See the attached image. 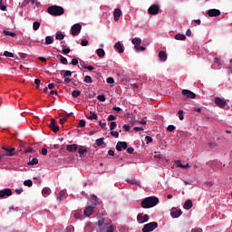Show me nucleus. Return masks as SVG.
I'll use <instances>...</instances> for the list:
<instances>
[{
    "instance_id": "obj_1",
    "label": "nucleus",
    "mask_w": 232,
    "mask_h": 232,
    "mask_svg": "<svg viewBox=\"0 0 232 232\" xmlns=\"http://www.w3.org/2000/svg\"><path fill=\"white\" fill-rule=\"evenodd\" d=\"M157 204H159V198L149 197V198H145L141 201V208H143V209H150V208H155Z\"/></svg>"
},
{
    "instance_id": "obj_2",
    "label": "nucleus",
    "mask_w": 232,
    "mask_h": 232,
    "mask_svg": "<svg viewBox=\"0 0 232 232\" xmlns=\"http://www.w3.org/2000/svg\"><path fill=\"white\" fill-rule=\"evenodd\" d=\"M47 12L50 15L59 16L64 14V8L60 5H51L48 7Z\"/></svg>"
},
{
    "instance_id": "obj_3",
    "label": "nucleus",
    "mask_w": 232,
    "mask_h": 232,
    "mask_svg": "<svg viewBox=\"0 0 232 232\" xmlns=\"http://www.w3.org/2000/svg\"><path fill=\"white\" fill-rule=\"evenodd\" d=\"M157 227H159V223L153 221L144 225L142 228V232H151V231H154V229H157Z\"/></svg>"
},
{
    "instance_id": "obj_4",
    "label": "nucleus",
    "mask_w": 232,
    "mask_h": 232,
    "mask_svg": "<svg viewBox=\"0 0 232 232\" xmlns=\"http://www.w3.org/2000/svg\"><path fill=\"white\" fill-rule=\"evenodd\" d=\"M148 12L150 15H157L160 12V6L159 5H152L149 7Z\"/></svg>"
},
{
    "instance_id": "obj_5",
    "label": "nucleus",
    "mask_w": 232,
    "mask_h": 232,
    "mask_svg": "<svg viewBox=\"0 0 232 232\" xmlns=\"http://www.w3.org/2000/svg\"><path fill=\"white\" fill-rule=\"evenodd\" d=\"M82 29V26L81 24H75L71 28V34L72 35H79L81 34V30Z\"/></svg>"
},
{
    "instance_id": "obj_6",
    "label": "nucleus",
    "mask_w": 232,
    "mask_h": 232,
    "mask_svg": "<svg viewBox=\"0 0 232 232\" xmlns=\"http://www.w3.org/2000/svg\"><path fill=\"white\" fill-rule=\"evenodd\" d=\"M215 104H217L218 106V108H226V106H227V102H226V100H224L220 97H216Z\"/></svg>"
},
{
    "instance_id": "obj_7",
    "label": "nucleus",
    "mask_w": 232,
    "mask_h": 232,
    "mask_svg": "<svg viewBox=\"0 0 232 232\" xmlns=\"http://www.w3.org/2000/svg\"><path fill=\"white\" fill-rule=\"evenodd\" d=\"M4 151H5V155L7 157H14L15 155V148H6L5 146L1 147Z\"/></svg>"
},
{
    "instance_id": "obj_8",
    "label": "nucleus",
    "mask_w": 232,
    "mask_h": 232,
    "mask_svg": "<svg viewBox=\"0 0 232 232\" xmlns=\"http://www.w3.org/2000/svg\"><path fill=\"white\" fill-rule=\"evenodd\" d=\"M181 215H182L181 209L173 208L170 211V216L172 217V218H179V217H180Z\"/></svg>"
},
{
    "instance_id": "obj_9",
    "label": "nucleus",
    "mask_w": 232,
    "mask_h": 232,
    "mask_svg": "<svg viewBox=\"0 0 232 232\" xmlns=\"http://www.w3.org/2000/svg\"><path fill=\"white\" fill-rule=\"evenodd\" d=\"M137 220L140 224H144V222L150 220V216H148V214H145L144 216H142V214H138Z\"/></svg>"
},
{
    "instance_id": "obj_10",
    "label": "nucleus",
    "mask_w": 232,
    "mask_h": 232,
    "mask_svg": "<svg viewBox=\"0 0 232 232\" xmlns=\"http://www.w3.org/2000/svg\"><path fill=\"white\" fill-rule=\"evenodd\" d=\"M117 151H122V150H128V143L126 141H118L116 145Z\"/></svg>"
},
{
    "instance_id": "obj_11",
    "label": "nucleus",
    "mask_w": 232,
    "mask_h": 232,
    "mask_svg": "<svg viewBox=\"0 0 232 232\" xmlns=\"http://www.w3.org/2000/svg\"><path fill=\"white\" fill-rule=\"evenodd\" d=\"M208 17H218V15H220V10L218 9H209L207 12Z\"/></svg>"
},
{
    "instance_id": "obj_12",
    "label": "nucleus",
    "mask_w": 232,
    "mask_h": 232,
    "mask_svg": "<svg viewBox=\"0 0 232 232\" xmlns=\"http://www.w3.org/2000/svg\"><path fill=\"white\" fill-rule=\"evenodd\" d=\"M5 197H12V190L10 188L0 190V198H5Z\"/></svg>"
},
{
    "instance_id": "obj_13",
    "label": "nucleus",
    "mask_w": 232,
    "mask_h": 232,
    "mask_svg": "<svg viewBox=\"0 0 232 232\" xmlns=\"http://www.w3.org/2000/svg\"><path fill=\"white\" fill-rule=\"evenodd\" d=\"M182 94L188 99H195L197 97V94L189 90H183Z\"/></svg>"
},
{
    "instance_id": "obj_14",
    "label": "nucleus",
    "mask_w": 232,
    "mask_h": 232,
    "mask_svg": "<svg viewBox=\"0 0 232 232\" xmlns=\"http://www.w3.org/2000/svg\"><path fill=\"white\" fill-rule=\"evenodd\" d=\"M50 128L54 133H57V131H59V126L57 125V121L53 118L51 119Z\"/></svg>"
},
{
    "instance_id": "obj_15",
    "label": "nucleus",
    "mask_w": 232,
    "mask_h": 232,
    "mask_svg": "<svg viewBox=\"0 0 232 232\" xmlns=\"http://www.w3.org/2000/svg\"><path fill=\"white\" fill-rule=\"evenodd\" d=\"M121 15H122V11L121 8H116L113 11V16H114V21H119L121 19Z\"/></svg>"
},
{
    "instance_id": "obj_16",
    "label": "nucleus",
    "mask_w": 232,
    "mask_h": 232,
    "mask_svg": "<svg viewBox=\"0 0 232 232\" xmlns=\"http://www.w3.org/2000/svg\"><path fill=\"white\" fill-rule=\"evenodd\" d=\"M159 59L161 61V63H166L168 61V54L164 51H160L159 53Z\"/></svg>"
},
{
    "instance_id": "obj_17",
    "label": "nucleus",
    "mask_w": 232,
    "mask_h": 232,
    "mask_svg": "<svg viewBox=\"0 0 232 232\" xmlns=\"http://www.w3.org/2000/svg\"><path fill=\"white\" fill-rule=\"evenodd\" d=\"M92 214H93V207L89 206L83 211V215H85V217H92Z\"/></svg>"
},
{
    "instance_id": "obj_18",
    "label": "nucleus",
    "mask_w": 232,
    "mask_h": 232,
    "mask_svg": "<svg viewBox=\"0 0 232 232\" xmlns=\"http://www.w3.org/2000/svg\"><path fill=\"white\" fill-rule=\"evenodd\" d=\"M114 48L117 49V51L119 52V53H124V46L122 45V44H121V42H117L114 44Z\"/></svg>"
},
{
    "instance_id": "obj_19",
    "label": "nucleus",
    "mask_w": 232,
    "mask_h": 232,
    "mask_svg": "<svg viewBox=\"0 0 232 232\" xmlns=\"http://www.w3.org/2000/svg\"><path fill=\"white\" fill-rule=\"evenodd\" d=\"M132 44H134V48L136 46H140V44H142V39L139 38V37H135L131 40Z\"/></svg>"
},
{
    "instance_id": "obj_20",
    "label": "nucleus",
    "mask_w": 232,
    "mask_h": 232,
    "mask_svg": "<svg viewBox=\"0 0 232 232\" xmlns=\"http://www.w3.org/2000/svg\"><path fill=\"white\" fill-rule=\"evenodd\" d=\"M184 209H191L193 208V201L191 199H188L184 205H183Z\"/></svg>"
},
{
    "instance_id": "obj_21",
    "label": "nucleus",
    "mask_w": 232,
    "mask_h": 232,
    "mask_svg": "<svg viewBox=\"0 0 232 232\" xmlns=\"http://www.w3.org/2000/svg\"><path fill=\"white\" fill-rule=\"evenodd\" d=\"M76 150H78L77 144H72V145H67L66 146V150L71 151L72 153H73V151H75Z\"/></svg>"
},
{
    "instance_id": "obj_22",
    "label": "nucleus",
    "mask_w": 232,
    "mask_h": 232,
    "mask_svg": "<svg viewBox=\"0 0 232 232\" xmlns=\"http://www.w3.org/2000/svg\"><path fill=\"white\" fill-rule=\"evenodd\" d=\"M56 57H57V59H59V61L62 64H68V59H66V57H64L61 54H58Z\"/></svg>"
},
{
    "instance_id": "obj_23",
    "label": "nucleus",
    "mask_w": 232,
    "mask_h": 232,
    "mask_svg": "<svg viewBox=\"0 0 232 232\" xmlns=\"http://www.w3.org/2000/svg\"><path fill=\"white\" fill-rule=\"evenodd\" d=\"M64 197H66V190H61L57 196V200H59V202H62Z\"/></svg>"
},
{
    "instance_id": "obj_24",
    "label": "nucleus",
    "mask_w": 232,
    "mask_h": 232,
    "mask_svg": "<svg viewBox=\"0 0 232 232\" xmlns=\"http://www.w3.org/2000/svg\"><path fill=\"white\" fill-rule=\"evenodd\" d=\"M87 119H89V121H97V119H99V117L97 116V114L93 111H90V115L86 116Z\"/></svg>"
},
{
    "instance_id": "obj_25",
    "label": "nucleus",
    "mask_w": 232,
    "mask_h": 232,
    "mask_svg": "<svg viewBox=\"0 0 232 232\" xmlns=\"http://www.w3.org/2000/svg\"><path fill=\"white\" fill-rule=\"evenodd\" d=\"M50 193H52V190L48 187L44 188L42 190V194L44 195V197H48Z\"/></svg>"
},
{
    "instance_id": "obj_26",
    "label": "nucleus",
    "mask_w": 232,
    "mask_h": 232,
    "mask_svg": "<svg viewBox=\"0 0 232 232\" xmlns=\"http://www.w3.org/2000/svg\"><path fill=\"white\" fill-rule=\"evenodd\" d=\"M96 53L98 57H100L101 59H102V57L106 55V52H104V49H101V48L96 51Z\"/></svg>"
},
{
    "instance_id": "obj_27",
    "label": "nucleus",
    "mask_w": 232,
    "mask_h": 232,
    "mask_svg": "<svg viewBox=\"0 0 232 232\" xmlns=\"http://www.w3.org/2000/svg\"><path fill=\"white\" fill-rule=\"evenodd\" d=\"M87 151L88 150H86V147H82V146H81L78 150V153L80 157H82V155H84V153H86Z\"/></svg>"
},
{
    "instance_id": "obj_28",
    "label": "nucleus",
    "mask_w": 232,
    "mask_h": 232,
    "mask_svg": "<svg viewBox=\"0 0 232 232\" xmlns=\"http://www.w3.org/2000/svg\"><path fill=\"white\" fill-rule=\"evenodd\" d=\"M55 39L57 41H63V39H64V35L63 34V33H61V31H58L55 34Z\"/></svg>"
},
{
    "instance_id": "obj_29",
    "label": "nucleus",
    "mask_w": 232,
    "mask_h": 232,
    "mask_svg": "<svg viewBox=\"0 0 232 232\" xmlns=\"http://www.w3.org/2000/svg\"><path fill=\"white\" fill-rule=\"evenodd\" d=\"M62 53L64 55H68V53H70V52H72V50L69 49V47H67L66 45H62Z\"/></svg>"
},
{
    "instance_id": "obj_30",
    "label": "nucleus",
    "mask_w": 232,
    "mask_h": 232,
    "mask_svg": "<svg viewBox=\"0 0 232 232\" xmlns=\"http://www.w3.org/2000/svg\"><path fill=\"white\" fill-rule=\"evenodd\" d=\"M103 229H106V232H113L114 227L112 225L105 224Z\"/></svg>"
},
{
    "instance_id": "obj_31",
    "label": "nucleus",
    "mask_w": 232,
    "mask_h": 232,
    "mask_svg": "<svg viewBox=\"0 0 232 232\" xmlns=\"http://www.w3.org/2000/svg\"><path fill=\"white\" fill-rule=\"evenodd\" d=\"M176 41H186V36L184 34H178L175 35Z\"/></svg>"
},
{
    "instance_id": "obj_32",
    "label": "nucleus",
    "mask_w": 232,
    "mask_h": 232,
    "mask_svg": "<svg viewBox=\"0 0 232 232\" xmlns=\"http://www.w3.org/2000/svg\"><path fill=\"white\" fill-rule=\"evenodd\" d=\"M97 225L101 229H104V226L106 225L104 224V218L99 219Z\"/></svg>"
},
{
    "instance_id": "obj_33",
    "label": "nucleus",
    "mask_w": 232,
    "mask_h": 232,
    "mask_svg": "<svg viewBox=\"0 0 232 232\" xmlns=\"http://www.w3.org/2000/svg\"><path fill=\"white\" fill-rule=\"evenodd\" d=\"M127 182L132 186H139V181L133 179H127Z\"/></svg>"
},
{
    "instance_id": "obj_34",
    "label": "nucleus",
    "mask_w": 232,
    "mask_h": 232,
    "mask_svg": "<svg viewBox=\"0 0 232 232\" xmlns=\"http://www.w3.org/2000/svg\"><path fill=\"white\" fill-rule=\"evenodd\" d=\"M53 36L45 37V44H53Z\"/></svg>"
},
{
    "instance_id": "obj_35",
    "label": "nucleus",
    "mask_w": 232,
    "mask_h": 232,
    "mask_svg": "<svg viewBox=\"0 0 232 232\" xmlns=\"http://www.w3.org/2000/svg\"><path fill=\"white\" fill-rule=\"evenodd\" d=\"M83 81H84V82H87L89 84H92V82H93V79H92V76H90V75H86L83 78Z\"/></svg>"
},
{
    "instance_id": "obj_36",
    "label": "nucleus",
    "mask_w": 232,
    "mask_h": 232,
    "mask_svg": "<svg viewBox=\"0 0 232 232\" xmlns=\"http://www.w3.org/2000/svg\"><path fill=\"white\" fill-rule=\"evenodd\" d=\"M24 185L27 186V188H32V186H34V182L32 181V179H25L24 181Z\"/></svg>"
},
{
    "instance_id": "obj_37",
    "label": "nucleus",
    "mask_w": 232,
    "mask_h": 232,
    "mask_svg": "<svg viewBox=\"0 0 232 232\" xmlns=\"http://www.w3.org/2000/svg\"><path fill=\"white\" fill-rule=\"evenodd\" d=\"M36 164H39V160H37V158H34L28 162V166H35Z\"/></svg>"
},
{
    "instance_id": "obj_38",
    "label": "nucleus",
    "mask_w": 232,
    "mask_h": 232,
    "mask_svg": "<svg viewBox=\"0 0 232 232\" xmlns=\"http://www.w3.org/2000/svg\"><path fill=\"white\" fill-rule=\"evenodd\" d=\"M68 121V117L66 115H60V123L63 125L64 122Z\"/></svg>"
},
{
    "instance_id": "obj_39",
    "label": "nucleus",
    "mask_w": 232,
    "mask_h": 232,
    "mask_svg": "<svg viewBox=\"0 0 232 232\" xmlns=\"http://www.w3.org/2000/svg\"><path fill=\"white\" fill-rule=\"evenodd\" d=\"M40 27H41V23H39V22H34V23L33 24V30L37 31V30H39Z\"/></svg>"
},
{
    "instance_id": "obj_40",
    "label": "nucleus",
    "mask_w": 232,
    "mask_h": 232,
    "mask_svg": "<svg viewBox=\"0 0 232 232\" xmlns=\"http://www.w3.org/2000/svg\"><path fill=\"white\" fill-rule=\"evenodd\" d=\"M72 96L74 99H77V97H80V96H81V91H72Z\"/></svg>"
},
{
    "instance_id": "obj_41",
    "label": "nucleus",
    "mask_w": 232,
    "mask_h": 232,
    "mask_svg": "<svg viewBox=\"0 0 232 232\" xmlns=\"http://www.w3.org/2000/svg\"><path fill=\"white\" fill-rule=\"evenodd\" d=\"M4 34H5V35H9L10 37H15V35H17V34L12 33V32L6 31V30L4 31Z\"/></svg>"
},
{
    "instance_id": "obj_42",
    "label": "nucleus",
    "mask_w": 232,
    "mask_h": 232,
    "mask_svg": "<svg viewBox=\"0 0 232 232\" xmlns=\"http://www.w3.org/2000/svg\"><path fill=\"white\" fill-rule=\"evenodd\" d=\"M96 144L97 146H102V144H104V138H100L96 140Z\"/></svg>"
},
{
    "instance_id": "obj_43",
    "label": "nucleus",
    "mask_w": 232,
    "mask_h": 232,
    "mask_svg": "<svg viewBox=\"0 0 232 232\" xmlns=\"http://www.w3.org/2000/svg\"><path fill=\"white\" fill-rule=\"evenodd\" d=\"M61 73H64L63 77H72V72L71 71H62Z\"/></svg>"
},
{
    "instance_id": "obj_44",
    "label": "nucleus",
    "mask_w": 232,
    "mask_h": 232,
    "mask_svg": "<svg viewBox=\"0 0 232 232\" xmlns=\"http://www.w3.org/2000/svg\"><path fill=\"white\" fill-rule=\"evenodd\" d=\"M178 115H179V121H182V120L184 119V111L179 110V111H178Z\"/></svg>"
},
{
    "instance_id": "obj_45",
    "label": "nucleus",
    "mask_w": 232,
    "mask_h": 232,
    "mask_svg": "<svg viewBox=\"0 0 232 232\" xmlns=\"http://www.w3.org/2000/svg\"><path fill=\"white\" fill-rule=\"evenodd\" d=\"M134 48H135V50H137V52H139V51H140V52L146 51V47L140 46V45H136Z\"/></svg>"
},
{
    "instance_id": "obj_46",
    "label": "nucleus",
    "mask_w": 232,
    "mask_h": 232,
    "mask_svg": "<svg viewBox=\"0 0 232 232\" xmlns=\"http://www.w3.org/2000/svg\"><path fill=\"white\" fill-rule=\"evenodd\" d=\"M115 128H117V122L111 121V126H110L111 131H113V130H115Z\"/></svg>"
},
{
    "instance_id": "obj_47",
    "label": "nucleus",
    "mask_w": 232,
    "mask_h": 232,
    "mask_svg": "<svg viewBox=\"0 0 232 232\" xmlns=\"http://www.w3.org/2000/svg\"><path fill=\"white\" fill-rule=\"evenodd\" d=\"M145 141H146V144H150V142H153V138H151L150 136H146Z\"/></svg>"
},
{
    "instance_id": "obj_48",
    "label": "nucleus",
    "mask_w": 232,
    "mask_h": 232,
    "mask_svg": "<svg viewBox=\"0 0 232 232\" xmlns=\"http://www.w3.org/2000/svg\"><path fill=\"white\" fill-rule=\"evenodd\" d=\"M0 10L6 12V5H3V0H0Z\"/></svg>"
},
{
    "instance_id": "obj_49",
    "label": "nucleus",
    "mask_w": 232,
    "mask_h": 232,
    "mask_svg": "<svg viewBox=\"0 0 232 232\" xmlns=\"http://www.w3.org/2000/svg\"><path fill=\"white\" fill-rule=\"evenodd\" d=\"M82 68H84V70H89V72L95 70V68L92 65H83Z\"/></svg>"
},
{
    "instance_id": "obj_50",
    "label": "nucleus",
    "mask_w": 232,
    "mask_h": 232,
    "mask_svg": "<svg viewBox=\"0 0 232 232\" xmlns=\"http://www.w3.org/2000/svg\"><path fill=\"white\" fill-rule=\"evenodd\" d=\"M4 55H5V57H14V53H10L8 51H5Z\"/></svg>"
},
{
    "instance_id": "obj_51",
    "label": "nucleus",
    "mask_w": 232,
    "mask_h": 232,
    "mask_svg": "<svg viewBox=\"0 0 232 232\" xmlns=\"http://www.w3.org/2000/svg\"><path fill=\"white\" fill-rule=\"evenodd\" d=\"M111 137H115V139H119V131H111Z\"/></svg>"
},
{
    "instance_id": "obj_52",
    "label": "nucleus",
    "mask_w": 232,
    "mask_h": 232,
    "mask_svg": "<svg viewBox=\"0 0 232 232\" xmlns=\"http://www.w3.org/2000/svg\"><path fill=\"white\" fill-rule=\"evenodd\" d=\"M82 212L74 213V218L79 219V218H82Z\"/></svg>"
},
{
    "instance_id": "obj_53",
    "label": "nucleus",
    "mask_w": 232,
    "mask_h": 232,
    "mask_svg": "<svg viewBox=\"0 0 232 232\" xmlns=\"http://www.w3.org/2000/svg\"><path fill=\"white\" fill-rule=\"evenodd\" d=\"M97 99L101 102H104V101H106V97L104 95H98Z\"/></svg>"
},
{
    "instance_id": "obj_54",
    "label": "nucleus",
    "mask_w": 232,
    "mask_h": 232,
    "mask_svg": "<svg viewBox=\"0 0 232 232\" xmlns=\"http://www.w3.org/2000/svg\"><path fill=\"white\" fill-rule=\"evenodd\" d=\"M71 64H72V66H77V64H79V60H77V58H73Z\"/></svg>"
},
{
    "instance_id": "obj_55",
    "label": "nucleus",
    "mask_w": 232,
    "mask_h": 232,
    "mask_svg": "<svg viewBox=\"0 0 232 232\" xmlns=\"http://www.w3.org/2000/svg\"><path fill=\"white\" fill-rule=\"evenodd\" d=\"M214 63L218 64V66H222V62L220 61L219 58H215Z\"/></svg>"
},
{
    "instance_id": "obj_56",
    "label": "nucleus",
    "mask_w": 232,
    "mask_h": 232,
    "mask_svg": "<svg viewBox=\"0 0 232 232\" xmlns=\"http://www.w3.org/2000/svg\"><path fill=\"white\" fill-rule=\"evenodd\" d=\"M80 128H84L86 126V121L81 120L79 122Z\"/></svg>"
},
{
    "instance_id": "obj_57",
    "label": "nucleus",
    "mask_w": 232,
    "mask_h": 232,
    "mask_svg": "<svg viewBox=\"0 0 232 232\" xmlns=\"http://www.w3.org/2000/svg\"><path fill=\"white\" fill-rule=\"evenodd\" d=\"M167 130H168V131H175L176 127H175V125H169Z\"/></svg>"
},
{
    "instance_id": "obj_58",
    "label": "nucleus",
    "mask_w": 232,
    "mask_h": 232,
    "mask_svg": "<svg viewBox=\"0 0 232 232\" xmlns=\"http://www.w3.org/2000/svg\"><path fill=\"white\" fill-rule=\"evenodd\" d=\"M116 119H117V117H115V115L111 114V115H109L107 121L110 122L111 121H115Z\"/></svg>"
},
{
    "instance_id": "obj_59",
    "label": "nucleus",
    "mask_w": 232,
    "mask_h": 232,
    "mask_svg": "<svg viewBox=\"0 0 232 232\" xmlns=\"http://www.w3.org/2000/svg\"><path fill=\"white\" fill-rule=\"evenodd\" d=\"M108 84H113L115 82V80L112 77L107 78Z\"/></svg>"
},
{
    "instance_id": "obj_60",
    "label": "nucleus",
    "mask_w": 232,
    "mask_h": 232,
    "mask_svg": "<svg viewBox=\"0 0 232 232\" xmlns=\"http://www.w3.org/2000/svg\"><path fill=\"white\" fill-rule=\"evenodd\" d=\"M81 45L82 46H88V40L82 39V42H81Z\"/></svg>"
},
{
    "instance_id": "obj_61",
    "label": "nucleus",
    "mask_w": 232,
    "mask_h": 232,
    "mask_svg": "<svg viewBox=\"0 0 232 232\" xmlns=\"http://www.w3.org/2000/svg\"><path fill=\"white\" fill-rule=\"evenodd\" d=\"M133 151H135V149H133L132 147H129L127 149V153H129L130 155H131L133 153Z\"/></svg>"
},
{
    "instance_id": "obj_62",
    "label": "nucleus",
    "mask_w": 232,
    "mask_h": 232,
    "mask_svg": "<svg viewBox=\"0 0 232 232\" xmlns=\"http://www.w3.org/2000/svg\"><path fill=\"white\" fill-rule=\"evenodd\" d=\"M34 151V148L32 147H28L24 150V152L25 153H32Z\"/></svg>"
},
{
    "instance_id": "obj_63",
    "label": "nucleus",
    "mask_w": 232,
    "mask_h": 232,
    "mask_svg": "<svg viewBox=\"0 0 232 232\" xmlns=\"http://www.w3.org/2000/svg\"><path fill=\"white\" fill-rule=\"evenodd\" d=\"M123 130H124V131H130V130H131V127H130V125L124 124L123 125Z\"/></svg>"
},
{
    "instance_id": "obj_64",
    "label": "nucleus",
    "mask_w": 232,
    "mask_h": 232,
    "mask_svg": "<svg viewBox=\"0 0 232 232\" xmlns=\"http://www.w3.org/2000/svg\"><path fill=\"white\" fill-rule=\"evenodd\" d=\"M23 191H24L23 188H16V189H15L16 195H21V193H23Z\"/></svg>"
}]
</instances>
